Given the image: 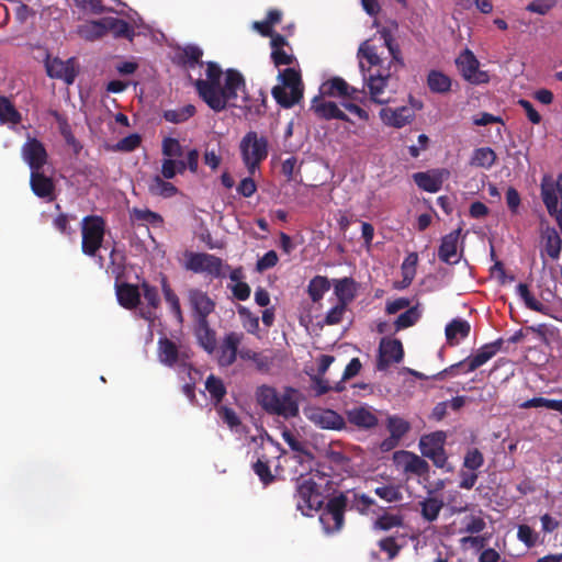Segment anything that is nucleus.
Here are the masks:
<instances>
[{"instance_id":"obj_6","label":"nucleus","mask_w":562,"mask_h":562,"mask_svg":"<svg viewBox=\"0 0 562 562\" xmlns=\"http://www.w3.org/2000/svg\"><path fill=\"white\" fill-rule=\"evenodd\" d=\"M296 508L304 516H312L323 505V495L319 487L311 477L300 476L296 481V493L294 494Z\"/></svg>"},{"instance_id":"obj_5","label":"nucleus","mask_w":562,"mask_h":562,"mask_svg":"<svg viewBox=\"0 0 562 562\" xmlns=\"http://www.w3.org/2000/svg\"><path fill=\"white\" fill-rule=\"evenodd\" d=\"M239 149L244 165L249 173L254 175L268 156V139L250 131L241 138Z\"/></svg>"},{"instance_id":"obj_40","label":"nucleus","mask_w":562,"mask_h":562,"mask_svg":"<svg viewBox=\"0 0 562 562\" xmlns=\"http://www.w3.org/2000/svg\"><path fill=\"white\" fill-rule=\"evenodd\" d=\"M451 79L440 70H430L427 76V86L434 93H447L451 89Z\"/></svg>"},{"instance_id":"obj_11","label":"nucleus","mask_w":562,"mask_h":562,"mask_svg":"<svg viewBox=\"0 0 562 562\" xmlns=\"http://www.w3.org/2000/svg\"><path fill=\"white\" fill-rule=\"evenodd\" d=\"M204 65L206 66V78L192 80V85L194 86L199 97L205 103H214V92L215 90H218V87L221 86L223 71L220 65L215 61H207L204 63Z\"/></svg>"},{"instance_id":"obj_37","label":"nucleus","mask_w":562,"mask_h":562,"mask_svg":"<svg viewBox=\"0 0 562 562\" xmlns=\"http://www.w3.org/2000/svg\"><path fill=\"white\" fill-rule=\"evenodd\" d=\"M148 191L151 195L161 196L165 199L172 198L178 193L175 184L166 181L160 176H154L148 183Z\"/></svg>"},{"instance_id":"obj_53","label":"nucleus","mask_w":562,"mask_h":562,"mask_svg":"<svg viewBox=\"0 0 562 562\" xmlns=\"http://www.w3.org/2000/svg\"><path fill=\"white\" fill-rule=\"evenodd\" d=\"M420 314L417 310V306L409 307L404 313H402L394 322L395 331L408 328L417 323Z\"/></svg>"},{"instance_id":"obj_63","label":"nucleus","mask_w":562,"mask_h":562,"mask_svg":"<svg viewBox=\"0 0 562 562\" xmlns=\"http://www.w3.org/2000/svg\"><path fill=\"white\" fill-rule=\"evenodd\" d=\"M418 256L416 252L409 254L402 263V272L404 280L408 283L412 282L415 276V268L417 265Z\"/></svg>"},{"instance_id":"obj_30","label":"nucleus","mask_w":562,"mask_h":562,"mask_svg":"<svg viewBox=\"0 0 562 562\" xmlns=\"http://www.w3.org/2000/svg\"><path fill=\"white\" fill-rule=\"evenodd\" d=\"M193 333L198 344L207 352L213 353L216 349V331L211 328L209 321L195 322Z\"/></svg>"},{"instance_id":"obj_1","label":"nucleus","mask_w":562,"mask_h":562,"mask_svg":"<svg viewBox=\"0 0 562 562\" xmlns=\"http://www.w3.org/2000/svg\"><path fill=\"white\" fill-rule=\"evenodd\" d=\"M358 58L371 101L378 104L387 103L389 98H385L384 93L392 70L383 66V59L380 57L376 46L369 41L363 42L358 49Z\"/></svg>"},{"instance_id":"obj_64","label":"nucleus","mask_w":562,"mask_h":562,"mask_svg":"<svg viewBox=\"0 0 562 562\" xmlns=\"http://www.w3.org/2000/svg\"><path fill=\"white\" fill-rule=\"evenodd\" d=\"M557 0H533L527 7L526 10L532 13L541 15L547 14L554 5Z\"/></svg>"},{"instance_id":"obj_21","label":"nucleus","mask_w":562,"mask_h":562,"mask_svg":"<svg viewBox=\"0 0 562 562\" xmlns=\"http://www.w3.org/2000/svg\"><path fill=\"white\" fill-rule=\"evenodd\" d=\"M461 231L462 228L459 227L441 238V244L438 249L440 261L448 265H456L460 261V256H458V241Z\"/></svg>"},{"instance_id":"obj_50","label":"nucleus","mask_w":562,"mask_h":562,"mask_svg":"<svg viewBox=\"0 0 562 562\" xmlns=\"http://www.w3.org/2000/svg\"><path fill=\"white\" fill-rule=\"evenodd\" d=\"M403 525V517L401 515L384 513L379 516L373 522L374 530L387 531L395 527Z\"/></svg>"},{"instance_id":"obj_39","label":"nucleus","mask_w":562,"mask_h":562,"mask_svg":"<svg viewBox=\"0 0 562 562\" xmlns=\"http://www.w3.org/2000/svg\"><path fill=\"white\" fill-rule=\"evenodd\" d=\"M497 159V155L491 147H480L473 150L470 165L484 169L492 168Z\"/></svg>"},{"instance_id":"obj_56","label":"nucleus","mask_w":562,"mask_h":562,"mask_svg":"<svg viewBox=\"0 0 562 562\" xmlns=\"http://www.w3.org/2000/svg\"><path fill=\"white\" fill-rule=\"evenodd\" d=\"M86 37L88 40H98L109 32L108 20L92 21L85 26Z\"/></svg>"},{"instance_id":"obj_2","label":"nucleus","mask_w":562,"mask_h":562,"mask_svg":"<svg viewBox=\"0 0 562 562\" xmlns=\"http://www.w3.org/2000/svg\"><path fill=\"white\" fill-rule=\"evenodd\" d=\"M214 98V103L206 104L215 112H221L227 106L249 109L244 76L236 69H227L224 86L215 90Z\"/></svg>"},{"instance_id":"obj_17","label":"nucleus","mask_w":562,"mask_h":562,"mask_svg":"<svg viewBox=\"0 0 562 562\" xmlns=\"http://www.w3.org/2000/svg\"><path fill=\"white\" fill-rule=\"evenodd\" d=\"M321 93L325 97L348 98L353 101H361L360 94L363 93V90L349 86L348 82L340 77H334L321 86Z\"/></svg>"},{"instance_id":"obj_26","label":"nucleus","mask_w":562,"mask_h":562,"mask_svg":"<svg viewBox=\"0 0 562 562\" xmlns=\"http://www.w3.org/2000/svg\"><path fill=\"white\" fill-rule=\"evenodd\" d=\"M400 458L405 459V473L415 474L417 476H425L429 473V464L425 459L417 456L416 453L406 450H400L394 453V460H398Z\"/></svg>"},{"instance_id":"obj_62","label":"nucleus","mask_w":562,"mask_h":562,"mask_svg":"<svg viewBox=\"0 0 562 562\" xmlns=\"http://www.w3.org/2000/svg\"><path fill=\"white\" fill-rule=\"evenodd\" d=\"M162 155L169 158L180 157L183 154V149L178 139L167 137L162 140Z\"/></svg>"},{"instance_id":"obj_55","label":"nucleus","mask_w":562,"mask_h":562,"mask_svg":"<svg viewBox=\"0 0 562 562\" xmlns=\"http://www.w3.org/2000/svg\"><path fill=\"white\" fill-rule=\"evenodd\" d=\"M379 549L386 553V561L394 560L401 552L402 546L397 543L394 536H389L378 541Z\"/></svg>"},{"instance_id":"obj_34","label":"nucleus","mask_w":562,"mask_h":562,"mask_svg":"<svg viewBox=\"0 0 562 562\" xmlns=\"http://www.w3.org/2000/svg\"><path fill=\"white\" fill-rule=\"evenodd\" d=\"M160 284H161V290H162L165 301L169 305L170 312L172 313V315L175 316L177 322L179 324H182L184 319H183V313H182L181 305H180V300H179L178 295L176 294V292L171 289L167 277H165V276L161 277Z\"/></svg>"},{"instance_id":"obj_57","label":"nucleus","mask_w":562,"mask_h":562,"mask_svg":"<svg viewBox=\"0 0 562 562\" xmlns=\"http://www.w3.org/2000/svg\"><path fill=\"white\" fill-rule=\"evenodd\" d=\"M484 464V456L477 448H471L463 458V468L476 471Z\"/></svg>"},{"instance_id":"obj_58","label":"nucleus","mask_w":562,"mask_h":562,"mask_svg":"<svg viewBox=\"0 0 562 562\" xmlns=\"http://www.w3.org/2000/svg\"><path fill=\"white\" fill-rule=\"evenodd\" d=\"M291 47L289 50L284 48H278L271 50V60L276 67L280 66H290L295 61V56L291 52Z\"/></svg>"},{"instance_id":"obj_16","label":"nucleus","mask_w":562,"mask_h":562,"mask_svg":"<svg viewBox=\"0 0 562 562\" xmlns=\"http://www.w3.org/2000/svg\"><path fill=\"white\" fill-rule=\"evenodd\" d=\"M243 339L244 334L237 331H229L224 336L217 348V363L220 367H231L236 361Z\"/></svg>"},{"instance_id":"obj_31","label":"nucleus","mask_w":562,"mask_h":562,"mask_svg":"<svg viewBox=\"0 0 562 562\" xmlns=\"http://www.w3.org/2000/svg\"><path fill=\"white\" fill-rule=\"evenodd\" d=\"M541 241L543 249L541 256L546 252L553 260L558 259L562 249V239L554 227L547 226L541 231Z\"/></svg>"},{"instance_id":"obj_27","label":"nucleus","mask_w":562,"mask_h":562,"mask_svg":"<svg viewBox=\"0 0 562 562\" xmlns=\"http://www.w3.org/2000/svg\"><path fill=\"white\" fill-rule=\"evenodd\" d=\"M116 297L121 306L133 310L140 303L139 289L127 282H115Z\"/></svg>"},{"instance_id":"obj_52","label":"nucleus","mask_w":562,"mask_h":562,"mask_svg":"<svg viewBox=\"0 0 562 562\" xmlns=\"http://www.w3.org/2000/svg\"><path fill=\"white\" fill-rule=\"evenodd\" d=\"M374 493L387 503H397L403 499V493L398 485H381L374 488Z\"/></svg>"},{"instance_id":"obj_23","label":"nucleus","mask_w":562,"mask_h":562,"mask_svg":"<svg viewBox=\"0 0 562 562\" xmlns=\"http://www.w3.org/2000/svg\"><path fill=\"white\" fill-rule=\"evenodd\" d=\"M310 419L324 429L340 430L345 427L344 417L329 408H318L312 412Z\"/></svg>"},{"instance_id":"obj_35","label":"nucleus","mask_w":562,"mask_h":562,"mask_svg":"<svg viewBox=\"0 0 562 562\" xmlns=\"http://www.w3.org/2000/svg\"><path fill=\"white\" fill-rule=\"evenodd\" d=\"M381 37L384 41V45L386 46L392 59L389 61V65L386 68H394V71H397L400 68H403L405 66L402 52L397 43H395L393 36L387 30H382L380 32Z\"/></svg>"},{"instance_id":"obj_61","label":"nucleus","mask_w":562,"mask_h":562,"mask_svg":"<svg viewBox=\"0 0 562 562\" xmlns=\"http://www.w3.org/2000/svg\"><path fill=\"white\" fill-rule=\"evenodd\" d=\"M312 381L317 395H324L331 390L335 392H341L345 389V386L341 385V382H338L335 386H330L329 382L325 380L323 375H314Z\"/></svg>"},{"instance_id":"obj_38","label":"nucleus","mask_w":562,"mask_h":562,"mask_svg":"<svg viewBox=\"0 0 562 562\" xmlns=\"http://www.w3.org/2000/svg\"><path fill=\"white\" fill-rule=\"evenodd\" d=\"M140 289L143 291L144 299L150 307V310L142 312V316L147 321H153L155 318V314L151 310H157L160 305V296L158 290L156 286L150 285L146 281L140 284Z\"/></svg>"},{"instance_id":"obj_22","label":"nucleus","mask_w":562,"mask_h":562,"mask_svg":"<svg viewBox=\"0 0 562 562\" xmlns=\"http://www.w3.org/2000/svg\"><path fill=\"white\" fill-rule=\"evenodd\" d=\"M502 344H503L502 339H498L494 342L486 344V345L482 346L476 351L475 355L470 356L467 359H464L467 368L463 372L464 373L472 372V371L476 370L477 368L482 367L483 364H485L501 349Z\"/></svg>"},{"instance_id":"obj_13","label":"nucleus","mask_w":562,"mask_h":562,"mask_svg":"<svg viewBox=\"0 0 562 562\" xmlns=\"http://www.w3.org/2000/svg\"><path fill=\"white\" fill-rule=\"evenodd\" d=\"M404 358L402 341L397 338L383 337L379 344L376 369L386 371L392 363H398Z\"/></svg>"},{"instance_id":"obj_33","label":"nucleus","mask_w":562,"mask_h":562,"mask_svg":"<svg viewBox=\"0 0 562 562\" xmlns=\"http://www.w3.org/2000/svg\"><path fill=\"white\" fill-rule=\"evenodd\" d=\"M335 294L338 302L348 305L353 301L357 294V282L349 277L334 281Z\"/></svg>"},{"instance_id":"obj_45","label":"nucleus","mask_w":562,"mask_h":562,"mask_svg":"<svg viewBox=\"0 0 562 562\" xmlns=\"http://www.w3.org/2000/svg\"><path fill=\"white\" fill-rule=\"evenodd\" d=\"M195 112L196 109L193 104H187L178 109L166 110L162 116L167 122L180 124L191 119Z\"/></svg>"},{"instance_id":"obj_41","label":"nucleus","mask_w":562,"mask_h":562,"mask_svg":"<svg viewBox=\"0 0 562 562\" xmlns=\"http://www.w3.org/2000/svg\"><path fill=\"white\" fill-rule=\"evenodd\" d=\"M471 326L468 321L456 318L452 319L447 326H446V338L450 346H453L458 344L456 341L457 336H460L461 338H467L470 334Z\"/></svg>"},{"instance_id":"obj_3","label":"nucleus","mask_w":562,"mask_h":562,"mask_svg":"<svg viewBox=\"0 0 562 562\" xmlns=\"http://www.w3.org/2000/svg\"><path fill=\"white\" fill-rule=\"evenodd\" d=\"M106 223L102 216L87 215L81 221V251L83 255L98 258L100 268L104 267V258L98 255L102 247Z\"/></svg>"},{"instance_id":"obj_29","label":"nucleus","mask_w":562,"mask_h":562,"mask_svg":"<svg viewBox=\"0 0 562 562\" xmlns=\"http://www.w3.org/2000/svg\"><path fill=\"white\" fill-rule=\"evenodd\" d=\"M203 50L196 45H187L179 49L175 56V63L186 69H192L196 66L203 67Z\"/></svg>"},{"instance_id":"obj_4","label":"nucleus","mask_w":562,"mask_h":562,"mask_svg":"<svg viewBox=\"0 0 562 562\" xmlns=\"http://www.w3.org/2000/svg\"><path fill=\"white\" fill-rule=\"evenodd\" d=\"M278 79L281 85L274 86L271 93L280 106L290 109L303 99V82L299 70L289 67L279 72Z\"/></svg>"},{"instance_id":"obj_60","label":"nucleus","mask_w":562,"mask_h":562,"mask_svg":"<svg viewBox=\"0 0 562 562\" xmlns=\"http://www.w3.org/2000/svg\"><path fill=\"white\" fill-rule=\"evenodd\" d=\"M217 414L221 419L232 429L237 430V427L240 426L241 422L236 414V412L227 406L217 407Z\"/></svg>"},{"instance_id":"obj_14","label":"nucleus","mask_w":562,"mask_h":562,"mask_svg":"<svg viewBox=\"0 0 562 562\" xmlns=\"http://www.w3.org/2000/svg\"><path fill=\"white\" fill-rule=\"evenodd\" d=\"M188 301L192 311L193 323L209 321V316L215 311V301L200 289H190Z\"/></svg>"},{"instance_id":"obj_18","label":"nucleus","mask_w":562,"mask_h":562,"mask_svg":"<svg viewBox=\"0 0 562 562\" xmlns=\"http://www.w3.org/2000/svg\"><path fill=\"white\" fill-rule=\"evenodd\" d=\"M449 176V170L441 168L415 172L413 175V179L419 189L426 192L436 193L441 189L443 181L448 179Z\"/></svg>"},{"instance_id":"obj_8","label":"nucleus","mask_w":562,"mask_h":562,"mask_svg":"<svg viewBox=\"0 0 562 562\" xmlns=\"http://www.w3.org/2000/svg\"><path fill=\"white\" fill-rule=\"evenodd\" d=\"M43 61L46 75L53 79H60L67 85H72L78 70L74 57L63 60L59 57H52L47 49H43Z\"/></svg>"},{"instance_id":"obj_46","label":"nucleus","mask_w":562,"mask_h":562,"mask_svg":"<svg viewBox=\"0 0 562 562\" xmlns=\"http://www.w3.org/2000/svg\"><path fill=\"white\" fill-rule=\"evenodd\" d=\"M411 428V423L397 415H390L386 418V429L394 437L402 439Z\"/></svg>"},{"instance_id":"obj_44","label":"nucleus","mask_w":562,"mask_h":562,"mask_svg":"<svg viewBox=\"0 0 562 562\" xmlns=\"http://www.w3.org/2000/svg\"><path fill=\"white\" fill-rule=\"evenodd\" d=\"M330 289L329 280L324 276H316L311 279L307 285V293L314 303L319 302L324 294Z\"/></svg>"},{"instance_id":"obj_36","label":"nucleus","mask_w":562,"mask_h":562,"mask_svg":"<svg viewBox=\"0 0 562 562\" xmlns=\"http://www.w3.org/2000/svg\"><path fill=\"white\" fill-rule=\"evenodd\" d=\"M279 393L272 386L262 385L258 387L256 396L259 405L269 414H274L277 411V403Z\"/></svg>"},{"instance_id":"obj_25","label":"nucleus","mask_w":562,"mask_h":562,"mask_svg":"<svg viewBox=\"0 0 562 562\" xmlns=\"http://www.w3.org/2000/svg\"><path fill=\"white\" fill-rule=\"evenodd\" d=\"M380 116L386 125L401 128L413 121L415 113L408 106L384 108L380 111Z\"/></svg>"},{"instance_id":"obj_15","label":"nucleus","mask_w":562,"mask_h":562,"mask_svg":"<svg viewBox=\"0 0 562 562\" xmlns=\"http://www.w3.org/2000/svg\"><path fill=\"white\" fill-rule=\"evenodd\" d=\"M21 156L31 171L43 169L48 160V154L44 144L40 139L30 136L21 147Z\"/></svg>"},{"instance_id":"obj_7","label":"nucleus","mask_w":562,"mask_h":562,"mask_svg":"<svg viewBox=\"0 0 562 562\" xmlns=\"http://www.w3.org/2000/svg\"><path fill=\"white\" fill-rule=\"evenodd\" d=\"M445 443L446 434L438 430L422 436L418 446L423 457L431 460L435 467L443 469L448 460Z\"/></svg>"},{"instance_id":"obj_10","label":"nucleus","mask_w":562,"mask_h":562,"mask_svg":"<svg viewBox=\"0 0 562 562\" xmlns=\"http://www.w3.org/2000/svg\"><path fill=\"white\" fill-rule=\"evenodd\" d=\"M184 268L194 273H207L214 278L221 277L223 260L207 252H187Z\"/></svg>"},{"instance_id":"obj_51","label":"nucleus","mask_w":562,"mask_h":562,"mask_svg":"<svg viewBox=\"0 0 562 562\" xmlns=\"http://www.w3.org/2000/svg\"><path fill=\"white\" fill-rule=\"evenodd\" d=\"M205 389L216 404H218L226 395V387L223 381L213 374L207 376L205 381Z\"/></svg>"},{"instance_id":"obj_19","label":"nucleus","mask_w":562,"mask_h":562,"mask_svg":"<svg viewBox=\"0 0 562 562\" xmlns=\"http://www.w3.org/2000/svg\"><path fill=\"white\" fill-rule=\"evenodd\" d=\"M30 187L32 192L41 199L47 201L55 200V182L49 176H46L43 169L32 170L30 173Z\"/></svg>"},{"instance_id":"obj_9","label":"nucleus","mask_w":562,"mask_h":562,"mask_svg":"<svg viewBox=\"0 0 562 562\" xmlns=\"http://www.w3.org/2000/svg\"><path fill=\"white\" fill-rule=\"evenodd\" d=\"M347 496L344 494H339L328 501L325 509L319 516V521L322 522L326 532H335L339 531L345 522V510L347 507Z\"/></svg>"},{"instance_id":"obj_20","label":"nucleus","mask_w":562,"mask_h":562,"mask_svg":"<svg viewBox=\"0 0 562 562\" xmlns=\"http://www.w3.org/2000/svg\"><path fill=\"white\" fill-rule=\"evenodd\" d=\"M157 345L158 359L167 367H173L189 358L187 351H181L177 344L167 337L159 338Z\"/></svg>"},{"instance_id":"obj_28","label":"nucleus","mask_w":562,"mask_h":562,"mask_svg":"<svg viewBox=\"0 0 562 562\" xmlns=\"http://www.w3.org/2000/svg\"><path fill=\"white\" fill-rule=\"evenodd\" d=\"M297 391L293 387H285L279 395L276 415L284 418L296 417L299 415V403L296 400Z\"/></svg>"},{"instance_id":"obj_42","label":"nucleus","mask_w":562,"mask_h":562,"mask_svg":"<svg viewBox=\"0 0 562 562\" xmlns=\"http://www.w3.org/2000/svg\"><path fill=\"white\" fill-rule=\"evenodd\" d=\"M422 517L431 522L435 521L443 508V501L438 497H427L419 503Z\"/></svg>"},{"instance_id":"obj_24","label":"nucleus","mask_w":562,"mask_h":562,"mask_svg":"<svg viewBox=\"0 0 562 562\" xmlns=\"http://www.w3.org/2000/svg\"><path fill=\"white\" fill-rule=\"evenodd\" d=\"M311 109L319 119H336L344 122H350L349 116L344 111H341L335 102L325 101L321 97H315L313 99Z\"/></svg>"},{"instance_id":"obj_43","label":"nucleus","mask_w":562,"mask_h":562,"mask_svg":"<svg viewBox=\"0 0 562 562\" xmlns=\"http://www.w3.org/2000/svg\"><path fill=\"white\" fill-rule=\"evenodd\" d=\"M126 257L122 251L112 248L110 252V262L106 268V272L115 278V282H119L125 274Z\"/></svg>"},{"instance_id":"obj_49","label":"nucleus","mask_w":562,"mask_h":562,"mask_svg":"<svg viewBox=\"0 0 562 562\" xmlns=\"http://www.w3.org/2000/svg\"><path fill=\"white\" fill-rule=\"evenodd\" d=\"M252 470L265 486L271 484L276 480V476L272 474L270 469V462L265 456L257 459L252 465Z\"/></svg>"},{"instance_id":"obj_12","label":"nucleus","mask_w":562,"mask_h":562,"mask_svg":"<svg viewBox=\"0 0 562 562\" xmlns=\"http://www.w3.org/2000/svg\"><path fill=\"white\" fill-rule=\"evenodd\" d=\"M456 65L461 76L473 85L486 83L490 76L480 70V63L472 50L465 48L456 59Z\"/></svg>"},{"instance_id":"obj_47","label":"nucleus","mask_w":562,"mask_h":562,"mask_svg":"<svg viewBox=\"0 0 562 562\" xmlns=\"http://www.w3.org/2000/svg\"><path fill=\"white\" fill-rule=\"evenodd\" d=\"M22 120L20 112L5 97H0V122L19 124Z\"/></svg>"},{"instance_id":"obj_54","label":"nucleus","mask_w":562,"mask_h":562,"mask_svg":"<svg viewBox=\"0 0 562 562\" xmlns=\"http://www.w3.org/2000/svg\"><path fill=\"white\" fill-rule=\"evenodd\" d=\"M109 31H112L116 37L132 40L135 35L133 26L122 19L108 20Z\"/></svg>"},{"instance_id":"obj_59","label":"nucleus","mask_w":562,"mask_h":562,"mask_svg":"<svg viewBox=\"0 0 562 562\" xmlns=\"http://www.w3.org/2000/svg\"><path fill=\"white\" fill-rule=\"evenodd\" d=\"M283 440L288 443L291 450L299 452L310 459L313 458L312 453L307 450L305 442L299 440L291 431L285 430L282 432Z\"/></svg>"},{"instance_id":"obj_32","label":"nucleus","mask_w":562,"mask_h":562,"mask_svg":"<svg viewBox=\"0 0 562 562\" xmlns=\"http://www.w3.org/2000/svg\"><path fill=\"white\" fill-rule=\"evenodd\" d=\"M347 418L350 424L363 429H372L378 425V417L363 406L349 409Z\"/></svg>"},{"instance_id":"obj_48","label":"nucleus","mask_w":562,"mask_h":562,"mask_svg":"<svg viewBox=\"0 0 562 562\" xmlns=\"http://www.w3.org/2000/svg\"><path fill=\"white\" fill-rule=\"evenodd\" d=\"M131 218L134 222L148 223L153 226H161L164 224L162 216L148 209L134 207L131 211Z\"/></svg>"}]
</instances>
